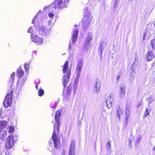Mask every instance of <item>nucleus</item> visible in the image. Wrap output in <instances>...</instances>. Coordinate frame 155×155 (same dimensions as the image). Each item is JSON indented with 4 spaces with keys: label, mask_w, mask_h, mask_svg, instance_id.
I'll return each instance as SVG.
<instances>
[{
    "label": "nucleus",
    "mask_w": 155,
    "mask_h": 155,
    "mask_svg": "<svg viewBox=\"0 0 155 155\" xmlns=\"http://www.w3.org/2000/svg\"><path fill=\"white\" fill-rule=\"evenodd\" d=\"M111 142L110 141L108 142L106 144V147L108 149H110L111 147Z\"/></svg>",
    "instance_id": "2f4dec72"
},
{
    "label": "nucleus",
    "mask_w": 155,
    "mask_h": 155,
    "mask_svg": "<svg viewBox=\"0 0 155 155\" xmlns=\"http://www.w3.org/2000/svg\"><path fill=\"white\" fill-rule=\"evenodd\" d=\"M119 0H115L114 3V6L115 7V8L116 7L117 4V3H118V2H119Z\"/></svg>",
    "instance_id": "f704fd0d"
},
{
    "label": "nucleus",
    "mask_w": 155,
    "mask_h": 155,
    "mask_svg": "<svg viewBox=\"0 0 155 155\" xmlns=\"http://www.w3.org/2000/svg\"><path fill=\"white\" fill-rule=\"evenodd\" d=\"M49 145L50 147H52L53 146V144L52 141H51V142H50L49 141Z\"/></svg>",
    "instance_id": "4c0bfd02"
},
{
    "label": "nucleus",
    "mask_w": 155,
    "mask_h": 155,
    "mask_svg": "<svg viewBox=\"0 0 155 155\" xmlns=\"http://www.w3.org/2000/svg\"><path fill=\"white\" fill-rule=\"evenodd\" d=\"M87 7H85L83 11L84 16L82 21L83 27V30L85 31L89 28L92 18V15L90 12H87Z\"/></svg>",
    "instance_id": "7ed1b4c3"
},
{
    "label": "nucleus",
    "mask_w": 155,
    "mask_h": 155,
    "mask_svg": "<svg viewBox=\"0 0 155 155\" xmlns=\"http://www.w3.org/2000/svg\"><path fill=\"white\" fill-rule=\"evenodd\" d=\"M147 101L148 102V105H150L151 103L153 101V98L152 96H150L147 99Z\"/></svg>",
    "instance_id": "a878e982"
},
{
    "label": "nucleus",
    "mask_w": 155,
    "mask_h": 155,
    "mask_svg": "<svg viewBox=\"0 0 155 155\" xmlns=\"http://www.w3.org/2000/svg\"><path fill=\"white\" fill-rule=\"evenodd\" d=\"M38 85H36V89H38Z\"/></svg>",
    "instance_id": "37998d69"
},
{
    "label": "nucleus",
    "mask_w": 155,
    "mask_h": 155,
    "mask_svg": "<svg viewBox=\"0 0 155 155\" xmlns=\"http://www.w3.org/2000/svg\"><path fill=\"white\" fill-rule=\"evenodd\" d=\"M100 85L98 84L97 81L96 82L94 86V93H98L100 91Z\"/></svg>",
    "instance_id": "a211bd4d"
},
{
    "label": "nucleus",
    "mask_w": 155,
    "mask_h": 155,
    "mask_svg": "<svg viewBox=\"0 0 155 155\" xmlns=\"http://www.w3.org/2000/svg\"><path fill=\"white\" fill-rule=\"evenodd\" d=\"M133 64L132 65L131 69L130 71V78L131 80H133L136 75L135 70L133 69Z\"/></svg>",
    "instance_id": "aec40b11"
},
{
    "label": "nucleus",
    "mask_w": 155,
    "mask_h": 155,
    "mask_svg": "<svg viewBox=\"0 0 155 155\" xmlns=\"http://www.w3.org/2000/svg\"><path fill=\"white\" fill-rule=\"evenodd\" d=\"M38 32L40 35L43 36H46L48 34V32L46 27L43 26L39 27Z\"/></svg>",
    "instance_id": "1a4fd4ad"
},
{
    "label": "nucleus",
    "mask_w": 155,
    "mask_h": 155,
    "mask_svg": "<svg viewBox=\"0 0 155 155\" xmlns=\"http://www.w3.org/2000/svg\"><path fill=\"white\" fill-rule=\"evenodd\" d=\"M36 17H35V18H33V20H32V24L34 23V20H35V19Z\"/></svg>",
    "instance_id": "a19ab883"
},
{
    "label": "nucleus",
    "mask_w": 155,
    "mask_h": 155,
    "mask_svg": "<svg viewBox=\"0 0 155 155\" xmlns=\"http://www.w3.org/2000/svg\"><path fill=\"white\" fill-rule=\"evenodd\" d=\"M149 45L151 46L153 50L155 49V40L154 39L151 40Z\"/></svg>",
    "instance_id": "5701e85b"
},
{
    "label": "nucleus",
    "mask_w": 155,
    "mask_h": 155,
    "mask_svg": "<svg viewBox=\"0 0 155 155\" xmlns=\"http://www.w3.org/2000/svg\"><path fill=\"white\" fill-rule=\"evenodd\" d=\"M31 39L32 41L37 45L42 44L43 41L42 38L37 35H34L33 34H31Z\"/></svg>",
    "instance_id": "6e6552de"
},
{
    "label": "nucleus",
    "mask_w": 155,
    "mask_h": 155,
    "mask_svg": "<svg viewBox=\"0 0 155 155\" xmlns=\"http://www.w3.org/2000/svg\"><path fill=\"white\" fill-rule=\"evenodd\" d=\"M69 62L67 61L63 66V78L62 80L64 87H66L67 83L69 81L70 76L71 75V70L68 69Z\"/></svg>",
    "instance_id": "f03ea898"
},
{
    "label": "nucleus",
    "mask_w": 155,
    "mask_h": 155,
    "mask_svg": "<svg viewBox=\"0 0 155 155\" xmlns=\"http://www.w3.org/2000/svg\"><path fill=\"white\" fill-rule=\"evenodd\" d=\"M15 74V73L13 72L11 75V79L10 80V81L12 82H13L14 81Z\"/></svg>",
    "instance_id": "c85d7f7f"
},
{
    "label": "nucleus",
    "mask_w": 155,
    "mask_h": 155,
    "mask_svg": "<svg viewBox=\"0 0 155 155\" xmlns=\"http://www.w3.org/2000/svg\"><path fill=\"white\" fill-rule=\"evenodd\" d=\"M126 86L123 84H121L120 87V91L119 93V97L121 98H123L125 94V89Z\"/></svg>",
    "instance_id": "9b49d317"
},
{
    "label": "nucleus",
    "mask_w": 155,
    "mask_h": 155,
    "mask_svg": "<svg viewBox=\"0 0 155 155\" xmlns=\"http://www.w3.org/2000/svg\"><path fill=\"white\" fill-rule=\"evenodd\" d=\"M78 34V30L77 29L74 30L73 31L72 39V43L73 44L75 43L77 40Z\"/></svg>",
    "instance_id": "4468645a"
},
{
    "label": "nucleus",
    "mask_w": 155,
    "mask_h": 155,
    "mask_svg": "<svg viewBox=\"0 0 155 155\" xmlns=\"http://www.w3.org/2000/svg\"><path fill=\"white\" fill-rule=\"evenodd\" d=\"M61 111L58 110L56 112L55 116V124H54V131L52 136V139L54 142V147L56 149L59 147L60 144V140L58 137H57L56 132L58 134L60 127L59 118L60 116Z\"/></svg>",
    "instance_id": "f257e3e1"
},
{
    "label": "nucleus",
    "mask_w": 155,
    "mask_h": 155,
    "mask_svg": "<svg viewBox=\"0 0 155 155\" xmlns=\"http://www.w3.org/2000/svg\"><path fill=\"white\" fill-rule=\"evenodd\" d=\"M122 114V111L121 110L120 106H118L117 108V118L120 120V118L121 115Z\"/></svg>",
    "instance_id": "412c9836"
},
{
    "label": "nucleus",
    "mask_w": 155,
    "mask_h": 155,
    "mask_svg": "<svg viewBox=\"0 0 155 155\" xmlns=\"http://www.w3.org/2000/svg\"><path fill=\"white\" fill-rule=\"evenodd\" d=\"M1 128V125H0V139L2 140L5 138L7 135V132L5 130H2V129L4 128Z\"/></svg>",
    "instance_id": "2eb2a0df"
},
{
    "label": "nucleus",
    "mask_w": 155,
    "mask_h": 155,
    "mask_svg": "<svg viewBox=\"0 0 155 155\" xmlns=\"http://www.w3.org/2000/svg\"><path fill=\"white\" fill-rule=\"evenodd\" d=\"M13 91L12 90H9L3 102V105L5 107L7 108L11 105L12 101V97Z\"/></svg>",
    "instance_id": "423d86ee"
},
{
    "label": "nucleus",
    "mask_w": 155,
    "mask_h": 155,
    "mask_svg": "<svg viewBox=\"0 0 155 155\" xmlns=\"http://www.w3.org/2000/svg\"><path fill=\"white\" fill-rule=\"evenodd\" d=\"M14 130V128L10 126L8 130V133H12L13 132Z\"/></svg>",
    "instance_id": "c756f323"
},
{
    "label": "nucleus",
    "mask_w": 155,
    "mask_h": 155,
    "mask_svg": "<svg viewBox=\"0 0 155 155\" xmlns=\"http://www.w3.org/2000/svg\"><path fill=\"white\" fill-rule=\"evenodd\" d=\"M113 100V98L111 95H109L107 98L106 103V106L107 108H110L112 106V103Z\"/></svg>",
    "instance_id": "ddd939ff"
},
{
    "label": "nucleus",
    "mask_w": 155,
    "mask_h": 155,
    "mask_svg": "<svg viewBox=\"0 0 155 155\" xmlns=\"http://www.w3.org/2000/svg\"><path fill=\"white\" fill-rule=\"evenodd\" d=\"M24 74V72L21 68L18 69L17 71V75L18 78H21Z\"/></svg>",
    "instance_id": "4be33fe9"
},
{
    "label": "nucleus",
    "mask_w": 155,
    "mask_h": 155,
    "mask_svg": "<svg viewBox=\"0 0 155 155\" xmlns=\"http://www.w3.org/2000/svg\"><path fill=\"white\" fill-rule=\"evenodd\" d=\"M75 147V143L74 140L71 141L69 151V155H74V149Z\"/></svg>",
    "instance_id": "9d476101"
},
{
    "label": "nucleus",
    "mask_w": 155,
    "mask_h": 155,
    "mask_svg": "<svg viewBox=\"0 0 155 155\" xmlns=\"http://www.w3.org/2000/svg\"><path fill=\"white\" fill-rule=\"evenodd\" d=\"M154 27H155V23H154Z\"/></svg>",
    "instance_id": "a18cd8bd"
},
{
    "label": "nucleus",
    "mask_w": 155,
    "mask_h": 155,
    "mask_svg": "<svg viewBox=\"0 0 155 155\" xmlns=\"http://www.w3.org/2000/svg\"><path fill=\"white\" fill-rule=\"evenodd\" d=\"M35 27V26H33V27H30L28 30V33H31V34H33L32 33V32L33 31L32 28H34Z\"/></svg>",
    "instance_id": "7c9ffc66"
},
{
    "label": "nucleus",
    "mask_w": 155,
    "mask_h": 155,
    "mask_svg": "<svg viewBox=\"0 0 155 155\" xmlns=\"http://www.w3.org/2000/svg\"><path fill=\"white\" fill-rule=\"evenodd\" d=\"M40 88L38 91V94L39 96L41 97L44 94V91L42 89Z\"/></svg>",
    "instance_id": "cd10ccee"
},
{
    "label": "nucleus",
    "mask_w": 155,
    "mask_h": 155,
    "mask_svg": "<svg viewBox=\"0 0 155 155\" xmlns=\"http://www.w3.org/2000/svg\"><path fill=\"white\" fill-rule=\"evenodd\" d=\"M39 12L37 14V16H38L39 15Z\"/></svg>",
    "instance_id": "c03bdc74"
},
{
    "label": "nucleus",
    "mask_w": 155,
    "mask_h": 155,
    "mask_svg": "<svg viewBox=\"0 0 155 155\" xmlns=\"http://www.w3.org/2000/svg\"><path fill=\"white\" fill-rule=\"evenodd\" d=\"M130 105H127L126 106L125 111V119L126 123L128 122V119L130 114Z\"/></svg>",
    "instance_id": "f8f14e48"
},
{
    "label": "nucleus",
    "mask_w": 155,
    "mask_h": 155,
    "mask_svg": "<svg viewBox=\"0 0 155 155\" xmlns=\"http://www.w3.org/2000/svg\"><path fill=\"white\" fill-rule=\"evenodd\" d=\"M24 66L25 69L26 71H28L29 70V67L28 65H27L26 64H25L24 65Z\"/></svg>",
    "instance_id": "473e14b6"
},
{
    "label": "nucleus",
    "mask_w": 155,
    "mask_h": 155,
    "mask_svg": "<svg viewBox=\"0 0 155 155\" xmlns=\"http://www.w3.org/2000/svg\"><path fill=\"white\" fill-rule=\"evenodd\" d=\"M120 76H119L118 77H117V80H118L119 79V78H120Z\"/></svg>",
    "instance_id": "79ce46f5"
},
{
    "label": "nucleus",
    "mask_w": 155,
    "mask_h": 155,
    "mask_svg": "<svg viewBox=\"0 0 155 155\" xmlns=\"http://www.w3.org/2000/svg\"><path fill=\"white\" fill-rule=\"evenodd\" d=\"M154 57V55L151 51H149L147 56V58L148 61H151Z\"/></svg>",
    "instance_id": "6ab92c4d"
},
{
    "label": "nucleus",
    "mask_w": 155,
    "mask_h": 155,
    "mask_svg": "<svg viewBox=\"0 0 155 155\" xmlns=\"http://www.w3.org/2000/svg\"><path fill=\"white\" fill-rule=\"evenodd\" d=\"M51 20H50L48 21V25L50 26H52V23H51Z\"/></svg>",
    "instance_id": "e433bc0d"
},
{
    "label": "nucleus",
    "mask_w": 155,
    "mask_h": 155,
    "mask_svg": "<svg viewBox=\"0 0 155 155\" xmlns=\"http://www.w3.org/2000/svg\"><path fill=\"white\" fill-rule=\"evenodd\" d=\"M131 143H132L131 141V140H129V147L130 148H132V147L131 145Z\"/></svg>",
    "instance_id": "c9c22d12"
},
{
    "label": "nucleus",
    "mask_w": 155,
    "mask_h": 155,
    "mask_svg": "<svg viewBox=\"0 0 155 155\" xmlns=\"http://www.w3.org/2000/svg\"><path fill=\"white\" fill-rule=\"evenodd\" d=\"M91 44L90 42H86L84 46V49H87L90 48Z\"/></svg>",
    "instance_id": "b1692460"
},
{
    "label": "nucleus",
    "mask_w": 155,
    "mask_h": 155,
    "mask_svg": "<svg viewBox=\"0 0 155 155\" xmlns=\"http://www.w3.org/2000/svg\"><path fill=\"white\" fill-rule=\"evenodd\" d=\"M71 41H70V43L69 45V49H71Z\"/></svg>",
    "instance_id": "58836bf2"
},
{
    "label": "nucleus",
    "mask_w": 155,
    "mask_h": 155,
    "mask_svg": "<svg viewBox=\"0 0 155 155\" xmlns=\"http://www.w3.org/2000/svg\"><path fill=\"white\" fill-rule=\"evenodd\" d=\"M93 38L92 34H89L87 36L86 42H90L92 40Z\"/></svg>",
    "instance_id": "393cba45"
},
{
    "label": "nucleus",
    "mask_w": 155,
    "mask_h": 155,
    "mask_svg": "<svg viewBox=\"0 0 155 155\" xmlns=\"http://www.w3.org/2000/svg\"><path fill=\"white\" fill-rule=\"evenodd\" d=\"M15 143L14 136L12 135L7 137L5 143V146L7 148L9 149L14 146Z\"/></svg>",
    "instance_id": "0eeeda50"
},
{
    "label": "nucleus",
    "mask_w": 155,
    "mask_h": 155,
    "mask_svg": "<svg viewBox=\"0 0 155 155\" xmlns=\"http://www.w3.org/2000/svg\"><path fill=\"white\" fill-rule=\"evenodd\" d=\"M27 78L26 77H24L22 80L20 81L18 80V83L17 84V87H20L21 88L23 87L25 81H26Z\"/></svg>",
    "instance_id": "dca6fc26"
},
{
    "label": "nucleus",
    "mask_w": 155,
    "mask_h": 155,
    "mask_svg": "<svg viewBox=\"0 0 155 155\" xmlns=\"http://www.w3.org/2000/svg\"><path fill=\"white\" fill-rule=\"evenodd\" d=\"M53 10L54 11V9H53Z\"/></svg>",
    "instance_id": "de8ad7c7"
},
{
    "label": "nucleus",
    "mask_w": 155,
    "mask_h": 155,
    "mask_svg": "<svg viewBox=\"0 0 155 155\" xmlns=\"http://www.w3.org/2000/svg\"><path fill=\"white\" fill-rule=\"evenodd\" d=\"M69 0H55L51 5L52 8L57 9L58 11L59 8L65 7Z\"/></svg>",
    "instance_id": "39448f33"
},
{
    "label": "nucleus",
    "mask_w": 155,
    "mask_h": 155,
    "mask_svg": "<svg viewBox=\"0 0 155 155\" xmlns=\"http://www.w3.org/2000/svg\"><path fill=\"white\" fill-rule=\"evenodd\" d=\"M83 61L81 59H79L76 68L77 76L74 81V90L75 92L78 85V82L80 77L81 72L83 67Z\"/></svg>",
    "instance_id": "20e7f679"
},
{
    "label": "nucleus",
    "mask_w": 155,
    "mask_h": 155,
    "mask_svg": "<svg viewBox=\"0 0 155 155\" xmlns=\"http://www.w3.org/2000/svg\"><path fill=\"white\" fill-rule=\"evenodd\" d=\"M106 44L105 42L103 41L100 45L99 48V53L101 57H102V52L104 51V47L106 45Z\"/></svg>",
    "instance_id": "f3484780"
},
{
    "label": "nucleus",
    "mask_w": 155,
    "mask_h": 155,
    "mask_svg": "<svg viewBox=\"0 0 155 155\" xmlns=\"http://www.w3.org/2000/svg\"><path fill=\"white\" fill-rule=\"evenodd\" d=\"M150 110L148 108H147L144 114V115L145 117H146L148 115L150 114Z\"/></svg>",
    "instance_id": "bb28decb"
},
{
    "label": "nucleus",
    "mask_w": 155,
    "mask_h": 155,
    "mask_svg": "<svg viewBox=\"0 0 155 155\" xmlns=\"http://www.w3.org/2000/svg\"><path fill=\"white\" fill-rule=\"evenodd\" d=\"M62 155H65V151L64 150Z\"/></svg>",
    "instance_id": "ea45409f"
},
{
    "label": "nucleus",
    "mask_w": 155,
    "mask_h": 155,
    "mask_svg": "<svg viewBox=\"0 0 155 155\" xmlns=\"http://www.w3.org/2000/svg\"><path fill=\"white\" fill-rule=\"evenodd\" d=\"M140 105H140H138V107H139Z\"/></svg>",
    "instance_id": "49530a36"
},
{
    "label": "nucleus",
    "mask_w": 155,
    "mask_h": 155,
    "mask_svg": "<svg viewBox=\"0 0 155 155\" xmlns=\"http://www.w3.org/2000/svg\"><path fill=\"white\" fill-rule=\"evenodd\" d=\"M48 16L49 18H53L54 17V15L53 13L50 12L48 13Z\"/></svg>",
    "instance_id": "72a5a7b5"
}]
</instances>
